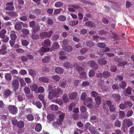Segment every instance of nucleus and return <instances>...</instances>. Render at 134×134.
<instances>
[{"instance_id":"44","label":"nucleus","mask_w":134,"mask_h":134,"mask_svg":"<svg viewBox=\"0 0 134 134\" xmlns=\"http://www.w3.org/2000/svg\"><path fill=\"white\" fill-rule=\"evenodd\" d=\"M50 60V58L49 56L44 57L42 59V61L43 62H47Z\"/></svg>"},{"instance_id":"59","label":"nucleus","mask_w":134,"mask_h":134,"mask_svg":"<svg viewBox=\"0 0 134 134\" xmlns=\"http://www.w3.org/2000/svg\"><path fill=\"white\" fill-rule=\"evenodd\" d=\"M47 32L48 38L50 37L53 34V32L52 31H50Z\"/></svg>"},{"instance_id":"28","label":"nucleus","mask_w":134,"mask_h":134,"mask_svg":"<svg viewBox=\"0 0 134 134\" xmlns=\"http://www.w3.org/2000/svg\"><path fill=\"white\" fill-rule=\"evenodd\" d=\"M64 66L67 68H72L73 67V65L69 62H66L64 64Z\"/></svg>"},{"instance_id":"24","label":"nucleus","mask_w":134,"mask_h":134,"mask_svg":"<svg viewBox=\"0 0 134 134\" xmlns=\"http://www.w3.org/2000/svg\"><path fill=\"white\" fill-rule=\"evenodd\" d=\"M63 49L66 51L69 52L72 51L73 49L72 47L70 46H69L67 47H63Z\"/></svg>"},{"instance_id":"30","label":"nucleus","mask_w":134,"mask_h":134,"mask_svg":"<svg viewBox=\"0 0 134 134\" xmlns=\"http://www.w3.org/2000/svg\"><path fill=\"white\" fill-rule=\"evenodd\" d=\"M47 119L49 121H53L54 118V115L52 114H49L47 116Z\"/></svg>"},{"instance_id":"34","label":"nucleus","mask_w":134,"mask_h":134,"mask_svg":"<svg viewBox=\"0 0 134 134\" xmlns=\"http://www.w3.org/2000/svg\"><path fill=\"white\" fill-rule=\"evenodd\" d=\"M17 125L19 128H22L24 126V123L23 121H20L18 123Z\"/></svg>"},{"instance_id":"7","label":"nucleus","mask_w":134,"mask_h":134,"mask_svg":"<svg viewBox=\"0 0 134 134\" xmlns=\"http://www.w3.org/2000/svg\"><path fill=\"white\" fill-rule=\"evenodd\" d=\"M96 74L98 77H100L101 76H102L106 78L109 77L110 75L109 73L107 71L103 72L102 75L101 73H99V72L97 73Z\"/></svg>"},{"instance_id":"4","label":"nucleus","mask_w":134,"mask_h":134,"mask_svg":"<svg viewBox=\"0 0 134 134\" xmlns=\"http://www.w3.org/2000/svg\"><path fill=\"white\" fill-rule=\"evenodd\" d=\"M8 108L9 111L12 114H15L18 111L16 107L13 105H10Z\"/></svg>"},{"instance_id":"10","label":"nucleus","mask_w":134,"mask_h":134,"mask_svg":"<svg viewBox=\"0 0 134 134\" xmlns=\"http://www.w3.org/2000/svg\"><path fill=\"white\" fill-rule=\"evenodd\" d=\"M88 64L90 65L92 68L94 69H96L98 67L97 64L95 63L92 61H90L88 62Z\"/></svg>"},{"instance_id":"16","label":"nucleus","mask_w":134,"mask_h":134,"mask_svg":"<svg viewBox=\"0 0 134 134\" xmlns=\"http://www.w3.org/2000/svg\"><path fill=\"white\" fill-rule=\"evenodd\" d=\"M98 63L101 65H105L107 63L106 60L104 58H99L98 60Z\"/></svg>"},{"instance_id":"55","label":"nucleus","mask_w":134,"mask_h":134,"mask_svg":"<svg viewBox=\"0 0 134 134\" xmlns=\"http://www.w3.org/2000/svg\"><path fill=\"white\" fill-rule=\"evenodd\" d=\"M29 72L30 75L32 76H35L36 74L35 71L33 70H29Z\"/></svg>"},{"instance_id":"13","label":"nucleus","mask_w":134,"mask_h":134,"mask_svg":"<svg viewBox=\"0 0 134 134\" xmlns=\"http://www.w3.org/2000/svg\"><path fill=\"white\" fill-rule=\"evenodd\" d=\"M131 87H128L126 90H124V93L125 96H127L128 94H131Z\"/></svg>"},{"instance_id":"23","label":"nucleus","mask_w":134,"mask_h":134,"mask_svg":"<svg viewBox=\"0 0 134 134\" xmlns=\"http://www.w3.org/2000/svg\"><path fill=\"white\" fill-rule=\"evenodd\" d=\"M50 108L52 110L56 111L58 110V107L56 105L53 104L51 105Z\"/></svg>"},{"instance_id":"12","label":"nucleus","mask_w":134,"mask_h":134,"mask_svg":"<svg viewBox=\"0 0 134 134\" xmlns=\"http://www.w3.org/2000/svg\"><path fill=\"white\" fill-rule=\"evenodd\" d=\"M39 80L45 83H47L49 82V79L46 77H41L39 78Z\"/></svg>"},{"instance_id":"37","label":"nucleus","mask_w":134,"mask_h":134,"mask_svg":"<svg viewBox=\"0 0 134 134\" xmlns=\"http://www.w3.org/2000/svg\"><path fill=\"white\" fill-rule=\"evenodd\" d=\"M21 24H18L15 25V27L16 30H20L22 28V26Z\"/></svg>"},{"instance_id":"9","label":"nucleus","mask_w":134,"mask_h":134,"mask_svg":"<svg viewBox=\"0 0 134 134\" xmlns=\"http://www.w3.org/2000/svg\"><path fill=\"white\" fill-rule=\"evenodd\" d=\"M42 45L44 47H50L51 46V43L49 39H46L42 43Z\"/></svg>"},{"instance_id":"31","label":"nucleus","mask_w":134,"mask_h":134,"mask_svg":"<svg viewBox=\"0 0 134 134\" xmlns=\"http://www.w3.org/2000/svg\"><path fill=\"white\" fill-rule=\"evenodd\" d=\"M40 27L39 25H37L34 27L32 29V31L34 32H37L40 30Z\"/></svg>"},{"instance_id":"2","label":"nucleus","mask_w":134,"mask_h":134,"mask_svg":"<svg viewBox=\"0 0 134 134\" xmlns=\"http://www.w3.org/2000/svg\"><path fill=\"white\" fill-rule=\"evenodd\" d=\"M98 47L102 48V50L103 51L100 53L101 55H103L104 54V52L109 51V49L108 48L105 47V44L103 43H99L97 44Z\"/></svg>"},{"instance_id":"61","label":"nucleus","mask_w":134,"mask_h":134,"mask_svg":"<svg viewBox=\"0 0 134 134\" xmlns=\"http://www.w3.org/2000/svg\"><path fill=\"white\" fill-rule=\"evenodd\" d=\"M93 38L94 39V40L95 41H96V42H98V40H99L100 39H101V38L99 37V36H93Z\"/></svg>"},{"instance_id":"25","label":"nucleus","mask_w":134,"mask_h":134,"mask_svg":"<svg viewBox=\"0 0 134 134\" xmlns=\"http://www.w3.org/2000/svg\"><path fill=\"white\" fill-rule=\"evenodd\" d=\"M55 70L56 72L60 74L62 73L63 71L62 69L60 67H58L55 68Z\"/></svg>"},{"instance_id":"36","label":"nucleus","mask_w":134,"mask_h":134,"mask_svg":"<svg viewBox=\"0 0 134 134\" xmlns=\"http://www.w3.org/2000/svg\"><path fill=\"white\" fill-rule=\"evenodd\" d=\"M19 81L20 83V85L21 86L23 87L26 85V83L24 81L23 78L20 79H19Z\"/></svg>"},{"instance_id":"20","label":"nucleus","mask_w":134,"mask_h":134,"mask_svg":"<svg viewBox=\"0 0 134 134\" xmlns=\"http://www.w3.org/2000/svg\"><path fill=\"white\" fill-rule=\"evenodd\" d=\"M42 129V126L40 124H37L35 127L36 131L38 132H40Z\"/></svg>"},{"instance_id":"3","label":"nucleus","mask_w":134,"mask_h":134,"mask_svg":"<svg viewBox=\"0 0 134 134\" xmlns=\"http://www.w3.org/2000/svg\"><path fill=\"white\" fill-rule=\"evenodd\" d=\"M92 99L91 98H87L84 101V104L85 105L87 106L89 108H92Z\"/></svg>"},{"instance_id":"11","label":"nucleus","mask_w":134,"mask_h":134,"mask_svg":"<svg viewBox=\"0 0 134 134\" xmlns=\"http://www.w3.org/2000/svg\"><path fill=\"white\" fill-rule=\"evenodd\" d=\"M49 51V49L48 48L42 47L39 50V52L41 55L43 54V53Z\"/></svg>"},{"instance_id":"17","label":"nucleus","mask_w":134,"mask_h":134,"mask_svg":"<svg viewBox=\"0 0 134 134\" xmlns=\"http://www.w3.org/2000/svg\"><path fill=\"white\" fill-rule=\"evenodd\" d=\"M84 25L85 26H90L91 27H94L95 26V24L93 22L90 21L86 22Z\"/></svg>"},{"instance_id":"51","label":"nucleus","mask_w":134,"mask_h":134,"mask_svg":"<svg viewBox=\"0 0 134 134\" xmlns=\"http://www.w3.org/2000/svg\"><path fill=\"white\" fill-rule=\"evenodd\" d=\"M88 47H92L94 46L93 43L92 41H88L86 43Z\"/></svg>"},{"instance_id":"6","label":"nucleus","mask_w":134,"mask_h":134,"mask_svg":"<svg viewBox=\"0 0 134 134\" xmlns=\"http://www.w3.org/2000/svg\"><path fill=\"white\" fill-rule=\"evenodd\" d=\"M65 116V114L64 113H62L59 116V118L57 120V123L58 125L62 124V123L63 120Z\"/></svg>"},{"instance_id":"19","label":"nucleus","mask_w":134,"mask_h":134,"mask_svg":"<svg viewBox=\"0 0 134 134\" xmlns=\"http://www.w3.org/2000/svg\"><path fill=\"white\" fill-rule=\"evenodd\" d=\"M63 5V3L61 1H59L56 2L55 3V6L57 8H59L62 7Z\"/></svg>"},{"instance_id":"14","label":"nucleus","mask_w":134,"mask_h":134,"mask_svg":"<svg viewBox=\"0 0 134 134\" xmlns=\"http://www.w3.org/2000/svg\"><path fill=\"white\" fill-rule=\"evenodd\" d=\"M77 93L76 92H74L71 93H70L69 94V98L71 99H74L76 97L77 95Z\"/></svg>"},{"instance_id":"41","label":"nucleus","mask_w":134,"mask_h":134,"mask_svg":"<svg viewBox=\"0 0 134 134\" xmlns=\"http://www.w3.org/2000/svg\"><path fill=\"white\" fill-rule=\"evenodd\" d=\"M21 31L23 33L26 35H27L29 33V30L26 29H23L21 30Z\"/></svg>"},{"instance_id":"33","label":"nucleus","mask_w":134,"mask_h":134,"mask_svg":"<svg viewBox=\"0 0 134 134\" xmlns=\"http://www.w3.org/2000/svg\"><path fill=\"white\" fill-rule=\"evenodd\" d=\"M27 119L28 121H31L34 119V117L32 115L29 114L27 116Z\"/></svg>"},{"instance_id":"63","label":"nucleus","mask_w":134,"mask_h":134,"mask_svg":"<svg viewBox=\"0 0 134 134\" xmlns=\"http://www.w3.org/2000/svg\"><path fill=\"white\" fill-rule=\"evenodd\" d=\"M80 110L83 113L85 112L86 110V108L85 106H83L81 107Z\"/></svg>"},{"instance_id":"32","label":"nucleus","mask_w":134,"mask_h":134,"mask_svg":"<svg viewBox=\"0 0 134 134\" xmlns=\"http://www.w3.org/2000/svg\"><path fill=\"white\" fill-rule=\"evenodd\" d=\"M113 99L116 100H119L120 99V96L118 94H114L113 95Z\"/></svg>"},{"instance_id":"27","label":"nucleus","mask_w":134,"mask_h":134,"mask_svg":"<svg viewBox=\"0 0 134 134\" xmlns=\"http://www.w3.org/2000/svg\"><path fill=\"white\" fill-rule=\"evenodd\" d=\"M40 36L41 38H44L46 37L47 38V32H42L40 34Z\"/></svg>"},{"instance_id":"45","label":"nucleus","mask_w":134,"mask_h":134,"mask_svg":"<svg viewBox=\"0 0 134 134\" xmlns=\"http://www.w3.org/2000/svg\"><path fill=\"white\" fill-rule=\"evenodd\" d=\"M59 37V36L57 35H54L52 37V40L53 41H56L57 40Z\"/></svg>"},{"instance_id":"21","label":"nucleus","mask_w":134,"mask_h":134,"mask_svg":"<svg viewBox=\"0 0 134 134\" xmlns=\"http://www.w3.org/2000/svg\"><path fill=\"white\" fill-rule=\"evenodd\" d=\"M63 100L65 103L68 102L69 101V99L66 94H63Z\"/></svg>"},{"instance_id":"56","label":"nucleus","mask_w":134,"mask_h":134,"mask_svg":"<svg viewBox=\"0 0 134 134\" xmlns=\"http://www.w3.org/2000/svg\"><path fill=\"white\" fill-rule=\"evenodd\" d=\"M75 105V104L74 103H71L69 106V110L71 111L72 110V109L73 107H74Z\"/></svg>"},{"instance_id":"1","label":"nucleus","mask_w":134,"mask_h":134,"mask_svg":"<svg viewBox=\"0 0 134 134\" xmlns=\"http://www.w3.org/2000/svg\"><path fill=\"white\" fill-rule=\"evenodd\" d=\"M48 90L49 92L48 98L50 100L55 98L58 97L59 95L61 94L62 93V90L60 88H58L54 90L50 85L48 86Z\"/></svg>"},{"instance_id":"58","label":"nucleus","mask_w":134,"mask_h":134,"mask_svg":"<svg viewBox=\"0 0 134 134\" xmlns=\"http://www.w3.org/2000/svg\"><path fill=\"white\" fill-rule=\"evenodd\" d=\"M14 9V7L13 6H10L7 7L5 8L6 10H13Z\"/></svg>"},{"instance_id":"49","label":"nucleus","mask_w":134,"mask_h":134,"mask_svg":"<svg viewBox=\"0 0 134 134\" xmlns=\"http://www.w3.org/2000/svg\"><path fill=\"white\" fill-rule=\"evenodd\" d=\"M115 125L116 126L120 127L121 126V123L118 120H116L115 123Z\"/></svg>"},{"instance_id":"48","label":"nucleus","mask_w":134,"mask_h":134,"mask_svg":"<svg viewBox=\"0 0 134 134\" xmlns=\"http://www.w3.org/2000/svg\"><path fill=\"white\" fill-rule=\"evenodd\" d=\"M86 94L85 92L82 93L81 96V99L82 100H84L86 97Z\"/></svg>"},{"instance_id":"50","label":"nucleus","mask_w":134,"mask_h":134,"mask_svg":"<svg viewBox=\"0 0 134 134\" xmlns=\"http://www.w3.org/2000/svg\"><path fill=\"white\" fill-rule=\"evenodd\" d=\"M53 47L54 48L57 49L59 47V45L58 43L57 42H55L52 45Z\"/></svg>"},{"instance_id":"52","label":"nucleus","mask_w":134,"mask_h":134,"mask_svg":"<svg viewBox=\"0 0 134 134\" xmlns=\"http://www.w3.org/2000/svg\"><path fill=\"white\" fill-rule=\"evenodd\" d=\"M120 108L121 110H123L124 109L127 108V107L126 106L125 103L124 104L121 103L119 105Z\"/></svg>"},{"instance_id":"46","label":"nucleus","mask_w":134,"mask_h":134,"mask_svg":"<svg viewBox=\"0 0 134 134\" xmlns=\"http://www.w3.org/2000/svg\"><path fill=\"white\" fill-rule=\"evenodd\" d=\"M68 42V40L66 39H64L62 41L63 44H62L63 48V47H65V45L67 44Z\"/></svg>"},{"instance_id":"39","label":"nucleus","mask_w":134,"mask_h":134,"mask_svg":"<svg viewBox=\"0 0 134 134\" xmlns=\"http://www.w3.org/2000/svg\"><path fill=\"white\" fill-rule=\"evenodd\" d=\"M21 43L23 46H26L28 45L29 42L26 40H23L21 41Z\"/></svg>"},{"instance_id":"53","label":"nucleus","mask_w":134,"mask_h":134,"mask_svg":"<svg viewBox=\"0 0 134 134\" xmlns=\"http://www.w3.org/2000/svg\"><path fill=\"white\" fill-rule=\"evenodd\" d=\"M38 91L40 93H42L44 91V89L43 87L41 86L38 88Z\"/></svg>"},{"instance_id":"8","label":"nucleus","mask_w":134,"mask_h":134,"mask_svg":"<svg viewBox=\"0 0 134 134\" xmlns=\"http://www.w3.org/2000/svg\"><path fill=\"white\" fill-rule=\"evenodd\" d=\"M123 124L124 125H127L128 127H130L132 125V122L129 119H125L124 120Z\"/></svg>"},{"instance_id":"62","label":"nucleus","mask_w":134,"mask_h":134,"mask_svg":"<svg viewBox=\"0 0 134 134\" xmlns=\"http://www.w3.org/2000/svg\"><path fill=\"white\" fill-rule=\"evenodd\" d=\"M35 105L36 107L39 108H40L42 106L41 104L39 102H37L35 103Z\"/></svg>"},{"instance_id":"60","label":"nucleus","mask_w":134,"mask_h":134,"mask_svg":"<svg viewBox=\"0 0 134 134\" xmlns=\"http://www.w3.org/2000/svg\"><path fill=\"white\" fill-rule=\"evenodd\" d=\"M116 67L115 66H111L110 70L113 72H115L116 70Z\"/></svg>"},{"instance_id":"26","label":"nucleus","mask_w":134,"mask_h":134,"mask_svg":"<svg viewBox=\"0 0 134 134\" xmlns=\"http://www.w3.org/2000/svg\"><path fill=\"white\" fill-rule=\"evenodd\" d=\"M6 32V30L4 29H3L0 31V36L2 38H3L4 37V34Z\"/></svg>"},{"instance_id":"22","label":"nucleus","mask_w":134,"mask_h":134,"mask_svg":"<svg viewBox=\"0 0 134 134\" xmlns=\"http://www.w3.org/2000/svg\"><path fill=\"white\" fill-rule=\"evenodd\" d=\"M5 79L8 81L10 80L12 78L11 75L10 73H6L5 75Z\"/></svg>"},{"instance_id":"29","label":"nucleus","mask_w":134,"mask_h":134,"mask_svg":"<svg viewBox=\"0 0 134 134\" xmlns=\"http://www.w3.org/2000/svg\"><path fill=\"white\" fill-rule=\"evenodd\" d=\"M30 87L32 90L36 91L37 89L38 86L36 84H34L31 86Z\"/></svg>"},{"instance_id":"35","label":"nucleus","mask_w":134,"mask_h":134,"mask_svg":"<svg viewBox=\"0 0 134 134\" xmlns=\"http://www.w3.org/2000/svg\"><path fill=\"white\" fill-rule=\"evenodd\" d=\"M53 102L58 103L60 105H62L63 103V102L60 99H57L55 100H53Z\"/></svg>"},{"instance_id":"47","label":"nucleus","mask_w":134,"mask_h":134,"mask_svg":"<svg viewBox=\"0 0 134 134\" xmlns=\"http://www.w3.org/2000/svg\"><path fill=\"white\" fill-rule=\"evenodd\" d=\"M86 74L85 72H82L80 74V77L81 79H85L86 78Z\"/></svg>"},{"instance_id":"18","label":"nucleus","mask_w":134,"mask_h":134,"mask_svg":"<svg viewBox=\"0 0 134 134\" xmlns=\"http://www.w3.org/2000/svg\"><path fill=\"white\" fill-rule=\"evenodd\" d=\"M102 97L100 95L98 96L95 98L96 103L98 104H99L101 102V98Z\"/></svg>"},{"instance_id":"64","label":"nucleus","mask_w":134,"mask_h":134,"mask_svg":"<svg viewBox=\"0 0 134 134\" xmlns=\"http://www.w3.org/2000/svg\"><path fill=\"white\" fill-rule=\"evenodd\" d=\"M38 97L39 99L41 101H43L44 100V96L43 94H39L38 95Z\"/></svg>"},{"instance_id":"5","label":"nucleus","mask_w":134,"mask_h":134,"mask_svg":"<svg viewBox=\"0 0 134 134\" xmlns=\"http://www.w3.org/2000/svg\"><path fill=\"white\" fill-rule=\"evenodd\" d=\"M12 85L14 90H16L18 88L19 85L18 81L16 79H14L13 81Z\"/></svg>"},{"instance_id":"57","label":"nucleus","mask_w":134,"mask_h":134,"mask_svg":"<svg viewBox=\"0 0 134 134\" xmlns=\"http://www.w3.org/2000/svg\"><path fill=\"white\" fill-rule=\"evenodd\" d=\"M95 74V72L92 70H91L89 73V75L90 77L93 76Z\"/></svg>"},{"instance_id":"15","label":"nucleus","mask_w":134,"mask_h":134,"mask_svg":"<svg viewBox=\"0 0 134 134\" xmlns=\"http://www.w3.org/2000/svg\"><path fill=\"white\" fill-rule=\"evenodd\" d=\"M89 130L90 132L93 134H99V132L96 131V128L94 127H90Z\"/></svg>"},{"instance_id":"42","label":"nucleus","mask_w":134,"mask_h":134,"mask_svg":"<svg viewBox=\"0 0 134 134\" xmlns=\"http://www.w3.org/2000/svg\"><path fill=\"white\" fill-rule=\"evenodd\" d=\"M58 18L59 20L61 21H64L66 19V17L62 15L59 16H58Z\"/></svg>"},{"instance_id":"38","label":"nucleus","mask_w":134,"mask_h":134,"mask_svg":"<svg viewBox=\"0 0 134 134\" xmlns=\"http://www.w3.org/2000/svg\"><path fill=\"white\" fill-rule=\"evenodd\" d=\"M52 78L54 80L58 81L60 79V77L59 76L55 75L52 76Z\"/></svg>"},{"instance_id":"43","label":"nucleus","mask_w":134,"mask_h":134,"mask_svg":"<svg viewBox=\"0 0 134 134\" xmlns=\"http://www.w3.org/2000/svg\"><path fill=\"white\" fill-rule=\"evenodd\" d=\"M120 85L121 87L124 89L126 87V84L125 82L122 81L120 83Z\"/></svg>"},{"instance_id":"40","label":"nucleus","mask_w":134,"mask_h":134,"mask_svg":"<svg viewBox=\"0 0 134 134\" xmlns=\"http://www.w3.org/2000/svg\"><path fill=\"white\" fill-rule=\"evenodd\" d=\"M24 91L26 94H28L30 93V90L29 87H26L24 89Z\"/></svg>"},{"instance_id":"54","label":"nucleus","mask_w":134,"mask_h":134,"mask_svg":"<svg viewBox=\"0 0 134 134\" xmlns=\"http://www.w3.org/2000/svg\"><path fill=\"white\" fill-rule=\"evenodd\" d=\"M10 37L12 40H14L17 38L16 35L14 34H11L10 35Z\"/></svg>"}]
</instances>
